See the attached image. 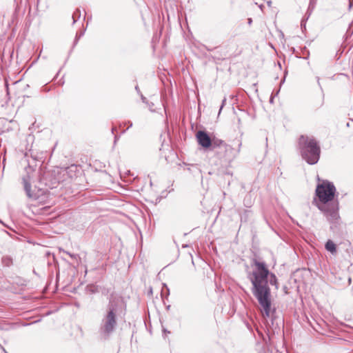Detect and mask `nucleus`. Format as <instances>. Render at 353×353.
Listing matches in <instances>:
<instances>
[{"instance_id": "nucleus-1", "label": "nucleus", "mask_w": 353, "mask_h": 353, "mask_svg": "<svg viewBox=\"0 0 353 353\" xmlns=\"http://www.w3.org/2000/svg\"><path fill=\"white\" fill-rule=\"evenodd\" d=\"M252 266L255 267L248 275V279L252 283L251 292L256 299L261 308L263 315L270 317L271 312V290L268 283L279 288L278 279L274 273H270L266 263L256 258L252 259Z\"/></svg>"}, {"instance_id": "nucleus-2", "label": "nucleus", "mask_w": 353, "mask_h": 353, "mask_svg": "<svg viewBox=\"0 0 353 353\" xmlns=\"http://www.w3.org/2000/svg\"><path fill=\"white\" fill-rule=\"evenodd\" d=\"M119 301L120 297L112 292L109 297L106 313L101 320L100 326V333L105 339H108L116 329L117 325L116 314Z\"/></svg>"}, {"instance_id": "nucleus-3", "label": "nucleus", "mask_w": 353, "mask_h": 353, "mask_svg": "<svg viewBox=\"0 0 353 353\" xmlns=\"http://www.w3.org/2000/svg\"><path fill=\"white\" fill-rule=\"evenodd\" d=\"M298 148L303 159L308 164L317 163L320 158L321 148L314 137L301 135L299 139Z\"/></svg>"}, {"instance_id": "nucleus-4", "label": "nucleus", "mask_w": 353, "mask_h": 353, "mask_svg": "<svg viewBox=\"0 0 353 353\" xmlns=\"http://www.w3.org/2000/svg\"><path fill=\"white\" fill-rule=\"evenodd\" d=\"M336 188L334 184L327 181L318 184L316 188V195L321 203L319 205H329L335 195Z\"/></svg>"}, {"instance_id": "nucleus-5", "label": "nucleus", "mask_w": 353, "mask_h": 353, "mask_svg": "<svg viewBox=\"0 0 353 353\" xmlns=\"http://www.w3.org/2000/svg\"><path fill=\"white\" fill-rule=\"evenodd\" d=\"M318 208L324 214L330 222L331 229L337 228L340 224V216L339 214V203L334 202L329 205H317Z\"/></svg>"}, {"instance_id": "nucleus-6", "label": "nucleus", "mask_w": 353, "mask_h": 353, "mask_svg": "<svg viewBox=\"0 0 353 353\" xmlns=\"http://www.w3.org/2000/svg\"><path fill=\"white\" fill-rule=\"evenodd\" d=\"M241 147V143H238L237 148H233L232 145L226 144L224 145V148L221 150L224 152L223 157L225 161L230 162L233 161L239 154Z\"/></svg>"}, {"instance_id": "nucleus-7", "label": "nucleus", "mask_w": 353, "mask_h": 353, "mask_svg": "<svg viewBox=\"0 0 353 353\" xmlns=\"http://www.w3.org/2000/svg\"><path fill=\"white\" fill-rule=\"evenodd\" d=\"M198 143L204 148H210L212 145V138L203 130H199L196 134Z\"/></svg>"}, {"instance_id": "nucleus-8", "label": "nucleus", "mask_w": 353, "mask_h": 353, "mask_svg": "<svg viewBox=\"0 0 353 353\" xmlns=\"http://www.w3.org/2000/svg\"><path fill=\"white\" fill-rule=\"evenodd\" d=\"M23 188L26 192L27 196L31 199H37V196L36 194H34L31 190V184H30V178L29 175H26L22 179Z\"/></svg>"}, {"instance_id": "nucleus-9", "label": "nucleus", "mask_w": 353, "mask_h": 353, "mask_svg": "<svg viewBox=\"0 0 353 353\" xmlns=\"http://www.w3.org/2000/svg\"><path fill=\"white\" fill-rule=\"evenodd\" d=\"M227 143H225L223 140L221 139H219L218 138H216V137H213L212 138V145H210V148L211 150H214L216 148L222 150L223 148H224V145H226Z\"/></svg>"}, {"instance_id": "nucleus-10", "label": "nucleus", "mask_w": 353, "mask_h": 353, "mask_svg": "<svg viewBox=\"0 0 353 353\" xmlns=\"http://www.w3.org/2000/svg\"><path fill=\"white\" fill-rule=\"evenodd\" d=\"M1 264L3 267H10L13 264V258L10 255H3L1 258Z\"/></svg>"}, {"instance_id": "nucleus-11", "label": "nucleus", "mask_w": 353, "mask_h": 353, "mask_svg": "<svg viewBox=\"0 0 353 353\" xmlns=\"http://www.w3.org/2000/svg\"><path fill=\"white\" fill-rule=\"evenodd\" d=\"M325 249L332 252V253H334L336 252V245L334 244V243L331 241V240H328L326 243H325Z\"/></svg>"}, {"instance_id": "nucleus-12", "label": "nucleus", "mask_w": 353, "mask_h": 353, "mask_svg": "<svg viewBox=\"0 0 353 353\" xmlns=\"http://www.w3.org/2000/svg\"><path fill=\"white\" fill-rule=\"evenodd\" d=\"M87 288L88 290L92 294L100 292V286L96 285H88Z\"/></svg>"}, {"instance_id": "nucleus-13", "label": "nucleus", "mask_w": 353, "mask_h": 353, "mask_svg": "<svg viewBox=\"0 0 353 353\" xmlns=\"http://www.w3.org/2000/svg\"><path fill=\"white\" fill-rule=\"evenodd\" d=\"M81 17V12L79 9H77L72 14L73 23H74Z\"/></svg>"}, {"instance_id": "nucleus-14", "label": "nucleus", "mask_w": 353, "mask_h": 353, "mask_svg": "<svg viewBox=\"0 0 353 353\" xmlns=\"http://www.w3.org/2000/svg\"><path fill=\"white\" fill-rule=\"evenodd\" d=\"M244 205L246 206V207H250L252 205V201H251V198H250V196L249 195H247L245 199H244Z\"/></svg>"}, {"instance_id": "nucleus-15", "label": "nucleus", "mask_w": 353, "mask_h": 353, "mask_svg": "<svg viewBox=\"0 0 353 353\" xmlns=\"http://www.w3.org/2000/svg\"><path fill=\"white\" fill-rule=\"evenodd\" d=\"M100 292L104 296H107L110 292V289L105 288V287H100Z\"/></svg>"}, {"instance_id": "nucleus-16", "label": "nucleus", "mask_w": 353, "mask_h": 353, "mask_svg": "<svg viewBox=\"0 0 353 353\" xmlns=\"http://www.w3.org/2000/svg\"><path fill=\"white\" fill-rule=\"evenodd\" d=\"M69 168H61L60 171L59 172L60 174H62L64 176L65 174L68 173Z\"/></svg>"}, {"instance_id": "nucleus-17", "label": "nucleus", "mask_w": 353, "mask_h": 353, "mask_svg": "<svg viewBox=\"0 0 353 353\" xmlns=\"http://www.w3.org/2000/svg\"><path fill=\"white\" fill-rule=\"evenodd\" d=\"M63 252H65V254H67L68 255H69L70 256V258L72 259H77V257H78V255L77 254H71L70 252H66L63 250H61Z\"/></svg>"}, {"instance_id": "nucleus-18", "label": "nucleus", "mask_w": 353, "mask_h": 353, "mask_svg": "<svg viewBox=\"0 0 353 353\" xmlns=\"http://www.w3.org/2000/svg\"><path fill=\"white\" fill-rule=\"evenodd\" d=\"M314 3H315V2H314V0H310V4H309V7H308V10L314 9Z\"/></svg>"}, {"instance_id": "nucleus-19", "label": "nucleus", "mask_w": 353, "mask_h": 353, "mask_svg": "<svg viewBox=\"0 0 353 353\" xmlns=\"http://www.w3.org/2000/svg\"><path fill=\"white\" fill-rule=\"evenodd\" d=\"M314 3H315V2H314V0H310V4H309V7H308V10L314 9Z\"/></svg>"}, {"instance_id": "nucleus-20", "label": "nucleus", "mask_w": 353, "mask_h": 353, "mask_svg": "<svg viewBox=\"0 0 353 353\" xmlns=\"http://www.w3.org/2000/svg\"><path fill=\"white\" fill-rule=\"evenodd\" d=\"M84 34V31H82V32H77V35H76V41L81 37H82L83 35Z\"/></svg>"}, {"instance_id": "nucleus-21", "label": "nucleus", "mask_w": 353, "mask_h": 353, "mask_svg": "<svg viewBox=\"0 0 353 353\" xmlns=\"http://www.w3.org/2000/svg\"><path fill=\"white\" fill-rule=\"evenodd\" d=\"M225 102H226V98H224V99H223V101H222V103H221V107H220V110H219V114H220V112H221V110L223 109V106H224V105H225Z\"/></svg>"}, {"instance_id": "nucleus-22", "label": "nucleus", "mask_w": 353, "mask_h": 353, "mask_svg": "<svg viewBox=\"0 0 353 353\" xmlns=\"http://www.w3.org/2000/svg\"><path fill=\"white\" fill-rule=\"evenodd\" d=\"M141 100L143 103H145L146 104L148 103L147 99L143 94L141 95Z\"/></svg>"}, {"instance_id": "nucleus-23", "label": "nucleus", "mask_w": 353, "mask_h": 353, "mask_svg": "<svg viewBox=\"0 0 353 353\" xmlns=\"http://www.w3.org/2000/svg\"><path fill=\"white\" fill-rule=\"evenodd\" d=\"M252 23V19L251 18L248 19V23L250 26Z\"/></svg>"}, {"instance_id": "nucleus-24", "label": "nucleus", "mask_w": 353, "mask_h": 353, "mask_svg": "<svg viewBox=\"0 0 353 353\" xmlns=\"http://www.w3.org/2000/svg\"><path fill=\"white\" fill-rule=\"evenodd\" d=\"M128 125H129L128 128H127L129 129V128H131L132 126V123L130 121H128Z\"/></svg>"}, {"instance_id": "nucleus-25", "label": "nucleus", "mask_w": 353, "mask_h": 353, "mask_svg": "<svg viewBox=\"0 0 353 353\" xmlns=\"http://www.w3.org/2000/svg\"><path fill=\"white\" fill-rule=\"evenodd\" d=\"M147 105L149 106L150 109L152 110V109H151V108H152V107L154 105L153 103H148Z\"/></svg>"}, {"instance_id": "nucleus-26", "label": "nucleus", "mask_w": 353, "mask_h": 353, "mask_svg": "<svg viewBox=\"0 0 353 353\" xmlns=\"http://www.w3.org/2000/svg\"><path fill=\"white\" fill-rule=\"evenodd\" d=\"M118 139H119V137L117 136H115V137H114V144L116 143V142L117 141Z\"/></svg>"}, {"instance_id": "nucleus-27", "label": "nucleus", "mask_w": 353, "mask_h": 353, "mask_svg": "<svg viewBox=\"0 0 353 353\" xmlns=\"http://www.w3.org/2000/svg\"><path fill=\"white\" fill-rule=\"evenodd\" d=\"M352 6V1L350 0V4H349V8H350Z\"/></svg>"}, {"instance_id": "nucleus-28", "label": "nucleus", "mask_w": 353, "mask_h": 353, "mask_svg": "<svg viewBox=\"0 0 353 353\" xmlns=\"http://www.w3.org/2000/svg\"><path fill=\"white\" fill-rule=\"evenodd\" d=\"M352 6V1L350 0V4H349V8H350Z\"/></svg>"}, {"instance_id": "nucleus-29", "label": "nucleus", "mask_w": 353, "mask_h": 353, "mask_svg": "<svg viewBox=\"0 0 353 353\" xmlns=\"http://www.w3.org/2000/svg\"><path fill=\"white\" fill-rule=\"evenodd\" d=\"M271 4H272V1H268V5L269 7L271 6Z\"/></svg>"}, {"instance_id": "nucleus-30", "label": "nucleus", "mask_w": 353, "mask_h": 353, "mask_svg": "<svg viewBox=\"0 0 353 353\" xmlns=\"http://www.w3.org/2000/svg\"><path fill=\"white\" fill-rule=\"evenodd\" d=\"M115 130V128H112V132L114 133V130Z\"/></svg>"}, {"instance_id": "nucleus-31", "label": "nucleus", "mask_w": 353, "mask_h": 353, "mask_svg": "<svg viewBox=\"0 0 353 353\" xmlns=\"http://www.w3.org/2000/svg\"><path fill=\"white\" fill-rule=\"evenodd\" d=\"M135 89H136L137 91H139L138 86H136Z\"/></svg>"}, {"instance_id": "nucleus-32", "label": "nucleus", "mask_w": 353, "mask_h": 353, "mask_svg": "<svg viewBox=\"0 0 353 353\" xmlns=\"http://www.w3.org/2000/svg\"><path fill=\"white\" fill-rule=\"evenodd\" d=\"M317 81H318V83H319V78L317 77Z\"/></svg>"}, {"instance_id": "nucleus-33", "label": "nucleus", "mask_w": 353, "mask_h": 353, "mask_svg": "<svg viewBox=\"0 0 353 353\" xmlns=\"http://www.w3.org/2000/svg\"><path fill=\"white\" fill-rule=\"evenodd\" d=\"M164 332H167V330L165 329H163Z\"/></svg>"}]
</instances>
